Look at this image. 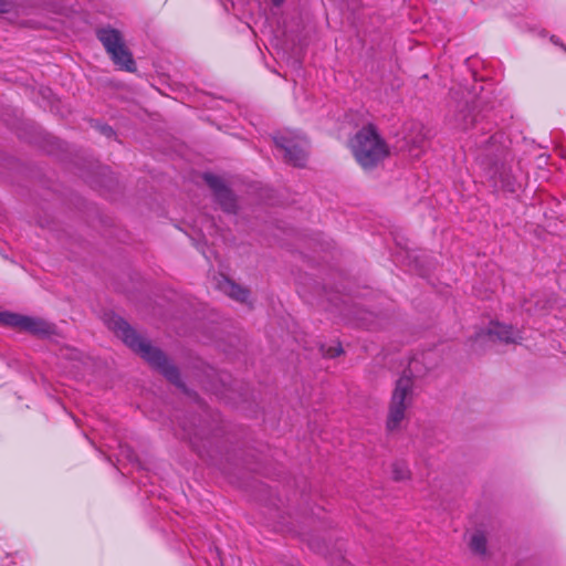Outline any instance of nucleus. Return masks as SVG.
I'll return each mask as SVG.
<instances>
[{
  "instance_id": "nucleus-1",
  "label": "nucleus",
  "mask_w": 566,
  "mask_h": 566,
  "mask_svg": "<svg viewBox=\"0 0 566 566\" xmlns=\"http://www.w3.org/2000/svg\"><path fill=\"white\" fill-rule=\"evenodd\" d=\"M103 321L116 336L122 338L129 348L140 355L148 364L157 368L169 381L181 386L178 369L168 363L163 352L153 347L124 318L113 312H106L103 315Z\"/></svg>"
},
{
  "instance_id": "nucleus-14",
  "label": "nucleus",
  "mask_w": 566,
  "mask_h": 566,
  "mask_svg": "<svg viewBox=\"0 0 566 566\" xmlns=\"http://www.w3.org/2000/svg\"><path fill=\"white\" fill-rule=\"evenodd\" d=\"M12 3L9 0H0V13H7L10 11Z\"/></svg>"
},
{
  "instance_id": "nucleus-8",
  "label": "nucleus",
  "mask_w": 566,
  "mask_h": 566,
  "mask_svg": "<svg viewBox=\"0 0 566 566\" xmlns=\"http://www.w3.org/2000/svg\"><path fill=\"white\" fill-rule=\"evenodd\" d=\"M488 336L492 340L497 339L505 343H515L520 338L518 332L512 326L503 325L497 322L491 323L488 329Z\"/></svg>"
},
{
  "instance_id": "nucleus-17",
  "label": "nucleus",
  "mask_w": 566,
  "mask_h": 566,
  "mask_svg": "<svg viewBox=\"0 0 566 566\" xmlns=\"http://www.w3.org/2000/svg\"><path fill=\"white\" fill-rule=\"evenodd\" d=\"M458 126H459L460 128H462V129H467V128H468V125H467V124H459Z\"/></svg>"
},
{
  "instance_id": "nucleus-12",
  "label": "nucleus",
  "mask_w": 566,
  "mask_h": 566,
  "mask_svg": "<svg viewBox=\"0 0 566 566\" xmlns=\"http://www.w3.org/2000/svg\"><path fill=\"white\" fill-rule=\"evenodd\" d=\"M54 333V326L50 323L38 319V337L39 336H49Z\"/></svg>"
},
{
  "instance_id": "nucleus-13",
  "label": "nucleus",
  "mask_w": 566,
  "mask_h": 566,
  "mask_svg": "<svg viewBox=\"0 0 566 566\" xmlns=\"http://www.w3.org/2000/svg\"><path fill=\"white\" fill-rule=\"evenodd\" d=\"M343 353V348L340 346H336V347H329L325 355L329 358H334L336 356H339L340 354Z\"/></svg>"
},
{
  "instance_id": "nucleus-11",
  "label": "nucleus",
  "mask_w": 566,
  "mask_h": 566,
  "mask_svg": "<svg viewBox=\"0 0 566 566\" xmlns=\"http://www.w3.org/2000/svg\"><path fill=\"white\" fill-rule=\"evenodd\" d=\"M411 473L408 467L402 462H396L392 464V479L395 481H406L409 480Z\"/></svg>"
},
{
  "instance_id": "nucleus-4",
  "label": "nucleus",
  "mask_w": 566,
  "mask_h": 566,
  "mask_svg": "<svg viewBox=\"0 0 566 566\" xmlns=\"http://www.w3.org/2000/svg\"><path fill=\"white\" fill-rule=\"evenodd\" d=\"M96 38L119 70L130 73L136 71L133 54L127 49L120 31L112 27L99 28L96 30Z\"/></svg>"
},
{
  "instance_id": "nucleus-15",
  "label": "nucleus",
  "mask_w": 566,
  "mask_h": 566,
  "mask_svg": "<svg viewBox=\"0 0 566 566\" xmlns=\"http://www.w3.org/2000/svg\"><path fill=\"white\" fill-rule=\"evenodd\" d=\"M103 133L106 134L107 136H111L114 134L113 129L109 126H105L103 128Z\"/></svg>"
},
{
  "instance_id": "nucleus-5",
  "label": "nucleus",
  "mask_w": 566,
  "mask_h": 566,
  "mask_svg": "<svg viewBox=\"0 0 566 566\" xmlns=\"http://www.w3.org/2000/svg\"><path fill=\"white\" fill-rule=\"evenodd\" d=\"M275 146L282 151L284 160L298 168H303L308 157V142L301 137H290L276 135L274 137Z\"/></svg>"
},
{
  "instance_id": "nucleus-6",
  "label": "nucleus",
  "mask_w": 566,
  "mask_h": 566,
  "mask_svg": "<svg viewBox=\"0 0 566 566\" xmlns=\"http://www.w3.org/2000/svg\"><path fill=\"white\" fill-rule=\"evenodd\" d=\"M203 179L213 191L214 198L221 208L227 212H233L235 210V199L222 179L212 174H206Z\"/></svg>"
},
{
  "instance_id": "nucleus-10",
  "label": "nucleus",
  "mask_w": 566,
  "mask_h": 566,
  "mask_svg": "<svg viewBox=\"0 0 566 566\" xmlns=\"http://www.w3.org/2000/svg\"><path fill=\"white\" fill-rule=\"evenodd\" d=\"M470 548L473 553L485 555L486 553V537L482 532H475L470 541Z\"/></svg>"
},
{
  "instance_id": "nucleus-2",
  "label": "nucleus",
  "mask_w": 566,
  "mask_h": 566,
  "mask_svg": "<svg viewBox=\"0 0 566 566\" xmlns=\"http://www.w3.org/2000/svg\"><path fill=\"white\" fill-rule=\"evenodd\" d=\"M349 149L364 170H371L390 156V148L374 124L363 126L350 139Z\"/></svg>"
},
{
  "instance_id": "nucleus-9",
  "label": "nucleus",
  "mask_w": 566,
  "mask_h": 566,
  "mask_svg": "<svg viewBox=\"0 0 566 566\" xmlns=\"http://www.w3.org/2000/svg\"><path fill=\"white\" fill-rule=\"evenodd\" d=\"M223 294L240 303H248L250 291L247 285H217Z\"/></svg>"
},
{
  "instance_id": "nucleus-16",
  "label": "nucleus",
  "mask_w": 566,
  "mask_h": 566,
  "mask_svg": "<svg viewBox=\"0 0 566 566\" xmlns=\"http://www.w3.org/2000/svg\"><path fill=\"white\" fill-rule=\"evenodd\" d=\"M284 2V0H272V3L276 7L281 6Z\"/></svg>"
},
{
  "instance_id": "nucleus-7",
  "label": "nucleus",
  "mask_w": 566,
  "mask_h": 566,
  "mask_svg": "<svg viewBox=\"0 0 566 566\" xmlns=\"http://www.w3.org/2000/svg\"><path fill=\"white\" fill-rule=\"evenodd\" d=\"M0 325L12 327L20 332H33L35 329V322L32 317L8 311H0Z\"/></svg>"
},
{
  "instance_id": "nucleus-18",
  "label": "nucleus",
  "mask_w": 566,
  "mask_h": 566,
  "mask_svg": "<svg viewBox=\"0 0 566 566\" xmlns=\"http://www.w3.org/2000/svg\"><path fill=\"white\" fill-rule=\"evenodd\" d=\"M565 50H566V46H565Z\"/></svg>"
},
{
  "instance_id": "nucleus-3",
  "label": "nucleus",
  "mask_w": 566,
  "mask_h": 566,
  "mask_svg": "<svg viewBox=\"0 0 566 566\" xmlns=\"http://www.w3.org/2000/svg\"><path fill=\"white\" fill-rule=\"evenodd\" d=\"M415 401V381L411 376L402 375L396 382L388 403L386 430L398 431L408 417V410Z\"/></svg>"
}]
</instances>
